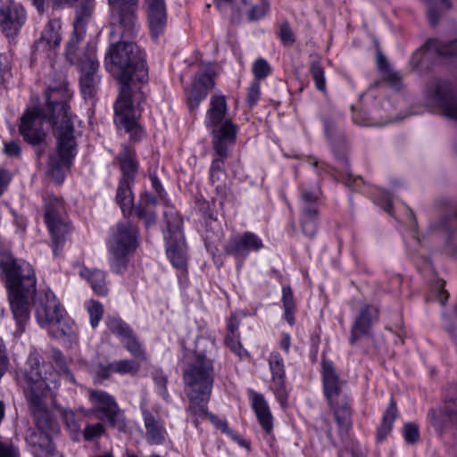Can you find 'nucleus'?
Instances as JSON below:
<instances>
[{"label": "nucleus", "instance_id": "20e7f679", "mask_svg": "<svg viewBox=\"0 0 457 457\" xmlns=\"http://www.w3.org/2000/svg\"><path fill=\"white\" fill-rule=\"evenodd\" d=\"M27 367L24 374L27 384L25 395L38 429L30 434L52 440L51 436L59 433L60 426L55 416L47 409L46 398L52 387L57 386V373L37 351L29 353Z\"/></svg>", "mask_w": 457, "mask_h": 457}, {"label": "nucleus", "instance_id": "4d7b16f0", "mask_svg": "<svg viewBox=\"0 0 457 457\" xmlns=\"http://www.w3.org/2000/svg\"><path fill=\"white\" fill-rule=\"evenodd\" d=\"M238 338L239 337L226 336L225 343L235 354H237L240 359H243L247 355V353L243 348Z\"/></svg>", "mask_w": 457, "mask_h": 457}, {"label": "nucleus", "instance_id": "09e8293b", "mask_svg": "<svg viewBox=\"0 0 457 457\" xmlns=\"http://www.w3.org/2000/svg\"><path fill=\"white\" fill-rule=\"evenodd\" d=\"M340 119V115H331V116H324L322 118L323 129L324 134L328 139H333L337 134V124L338 120Z\"/></svg>", "mask_w": 457, "mask_h": 457}, {"label": "nucleus", "instance_id": "13d9d810", "mask_svg": "<svg viewBox=\"0 0 457 457\" xmlns=\"http://www.w3.org/2000/svg\"><path fill=\"white\" fill-rule=\"evenodd\" d=\"M403 437L406 443L415 444L420 438V431L414 423H406L403 428Z\"/></svg>", "mask_w": 457, "mask_h": 457}, {"label": "nucleus", "instance_id": "c756f323", "mask_svg": "<svg viewBox=\"0 0 457 457\" xmlns=\"http://www.w3.org/2000/svg\"><path fill=\"white\" fill-rule=\"evenodd\" d=\"M62 25L59 19H52L46 25L40 38L35 43L37 50L54 49L62 40L60 30Z\"/></svg>", "mask_w": 457, "mask_h": 457}, {"label": "nucleus", "instance_id": "69168bd1", "mask_svg": "<svg viewBox=\"0 0 457 457\" xmlns=\"http://www.w3.org/2000/svg\"><path fill=\"white\" fill-rule=\"evenodd\" d=\"M228 334L226 336L239 337V320L237 316H230L228 320Z\"/></svg>", "mask_w": 457, "mask_h": 457}, {"label": "nucleus", "instance_id": "f8f14e48", "mask_svg": "<svg viewBox=\"0 0 457 457\" xmlns=\"http://www.w3.org/2000/svg\"><path fill=\"white\" fill-rule=\"evenodd\" d=\"M45 222L51 235L52 250L58 256L64 246L65 237L69 233V222L62 200L47 195L45 198Z\"/></svg>", "mask_w": 457, "mask_h": 457}, {"label": "nucleus", "instance_id": "6e6d98bb", "mask_svg": "<svg viewBox=\"0 0 457 457\" xmlns=\"http://www.w3.org/2000/svg\"><path fill=\"white\" fill-rule=\"evenodd\" d=\"M105 429L103 424L101 423H96V424H88L85 427L84 430L82 431L81 436L85 438L87 441H90L94 439L95 437L100 436L104 433Z\"/></svg>", "mask_w": 457, "mask_h": 457}, {"label": "nucleus", "instance_id": "052dcab7", "mask_svg": "<svg viewBox=\"0 0 457 457\" xmlns=\"http://www.w3.org/2000/svg\"><path fill=\"white\" fill-rule=\"evenodd\" d=\"M176 275L178 278V282L182 296H187V290L190 285V281L188 278V269L185 270L176 271Z\"/></svg>", "mask_w": 457, "mask_h": 457}, {"label": "nucleus", "instance_id": "49530a36", "mask_svg": "<svg viewBox=\"0 0 457 457\" xmlns=\"http://www.w3.org/2000/svg\"><path fill=\"white\" fill-rule=\"evenodd\" d=\"M445 282L437 279L436 284L431 288V292L428 296V301H436L440 305H445L448 299V293L444 288Z\"/></svg>", "mask_w": 457, "mask_h": 457}, {"label": "nucleus", "instance_id": "cd10ccee", "mask_svg": "<svg viewBox=\"0 0 457 457\" xmlns=\"http://www.w3.org/2000/svg\"><path fill=\"white\" fill-rule=\"evenodd\" d=\"M248 395L260 426L266 434H271L273 430V416L264 396L252 389L248 390Z\"/></svg>", "mask_w": 457, "mask_h": 457}, {"label": "nucleus", "instance_id": "72a5a7b5", "mask_svg": "<svg viewBox=\"0 0 457 457\" xmlns=\"http://www.w3.org/2000/svg\"><path fill=\"white\" fill-rule=\"evenodd\" d=\"M397 417V407L394 398H391L386 410L384 411L380 426L377 429L376 438L378 443L383 442L391 433L393 423Z\"/></svg>", "mask_w": 457, "mask_h": 457}, {"label": "nucleus", "instance_id": "5701e85b", "mask_svg": "<svg viewBox=\"0 0 457 457\" xmlns=\"http://www.w3.org/2000/svg\"><path fill=\"white\" fill-rule=\"evenodd\" d=\"M38 325L57 339L72 341L77 337V328L71 316H36Z\"/></svg>", "mask_w": 457, "mask_h": 457}, {"label": "nucleus", "instance_id": "a19ab883", "mask_svg": "<svg viewBox=\"0 0 457 457\" xmlns=\"http://www.w3.org/2000/svg\"><path fill=\"white\" fill-rule=\"evenodd\" d=\"M272 71V68L269 62L262 58H257L252 65V72L253 74V79L252 81H257L261 83V80L268 78Z\"/></svg>", "mask_w": 457, "mask_h": 457}, {"label": "nucleus", "instance_id": "b1692460", "mask_svg": "<svg viewBox=\"0 0 457 457\" xmlns=\"http://www.w3.org/2000/svg\"><path fill=\"white\" fill-rule=\"evenodd\" d=\"M25 20V10L19 3L10 1L0 7V29L6 37L15 36Z\"/></svg>", "mask_w": 457, "mask_h": 457}, {"label": "nucleus", "instance_id": "58836bf2", "mask_svg": "<svg viewBox=\"0 0 457 457\" xmlns=\"http://www.w3.org/2000/svg\"><path fill=\"white\" fill-rule=\"evenodd\" d=\"M373 202L375 204L380 206L386 212L398 219L393 210L392 196L390 193L380 187H374L373 189Z\"/></svg>", "mask_w": 457, "mask_h": 457}, {"label": "nucleus", "instance_id": "680f3d73", "mask_svg": "<svg viewBox=\"0 0 457 457\" xmlns=\"http://www.w3.org/2000/svg\"><path fill=\"white\" fill-rule=\"evenodd\" d=\"M442 411L451 421H454L457 419V398L446 402Z\"/></svg>", "mask_w": 457, "mask_h": 457}, {"label": "nucleus", "instance_id": "bb28decb", "mask_svg": "<svg viewBox=\"0 0 457 457\" xmlns=\"http://www.w3.org/2000/svg\"><path fill=\"white\" fill-rule=\"evenodd\" d=\"M149 29L154 39L163 34L167 23V11L164 0H145Z\"/></svg>", "mask_w": 457, "mask_h": 457}, {"label": "nucleus", "instance_id": "4c0bfd02", "mask_svg": "<svg viewBox=\"0 0 457 457\" xmlns=\"http://www.w3.org/2000/svg\"><path fill=\"white\" fill-rule=\"evenodd\" d=\"M110 368L114 373L120 375H135L140 370V364L132 359L115 361L110 363Z\"/></svg>", "mask_w": 457, "mask_h": 457}, {"label": "nucleus", "instance_id": "e2e57ef3", "mask_svg": "<svg viewBox=\"0 0 457 457\" xmlns=\"http://www.w3.org/2000/svg\"><path fill=\"white\" fill-rule=\"evenodd\" d=\"M4 153L9 157H19L21 149L17 142L11 141L4 144Z\"/></svg>", "mask_w": 457, "mask_h": 457}, {"label": "nucleus", "instance_id": "dca6fc26", "mask_svg": "<svg viewBox=\"0 0 457 457\" xmlns=\"http://www.w3.org/2000/svg\"><path fill=\"white\" fill-rule=\"evenodd\" d=\"M57 5L71 4L78 2L76 16L73 22V34L66 45L65 56L71 64H74L78 59L76 56L77 47L87 33V25L90 20L94 0H53Z\"/></svg>", "mask_w": 457, "mask_h": 457}, {"label": "nucleus", "instance_id": "4468645a", "mask_svg": "<svg viewBox=\"0 0 457 457\" xmlns=\"http://www.w3.org/2000/svg\"><path fill=\"white\" fill-rule=\"evenodd\" d=\"M455 58L457 59V39L444 44L438 39L431 38L413 53L410 65L413 71H421L436 61H453Z\"/></svg>", "mask_w": 457, "mask_h": 457}, {"label": "nucleus", "instance_id": "a878e982", "mask_svg": "<svg viewBox=\"0 0 457 457\" xmlns=\"http://www.w3.org/2000/svg\"><path fill=\"white\" fill-rule=\"evenodd\" d=\"M113 164L120 172L119 179L136 181L140 162L137 152L129 145H121L120 152L113 157Z\"/></svg>", "mask_w": 457, "mask_h": 457}, {"label": "nucleus", "instance_id": "473e14b6", "mask_svg": "<svg viewBox=\"0 0 457 457\" xmlns=\"http://www.w3.org/2000/svg\"><path fill=\"white\" fill-rule=\"evenodd\" d=\"M79 275L90 284L93 291L96 295L102 296L107 295L106 274L104 270L98 269L90 270L83 267L79 270Z\"/></svg>", "mask_w": 457, "mask_h": 457}, {"label": "nucleus", "instance_id": "e433bc0d", "mask_svg": "<svg viewBox=\"0 0 457 457\" xmlns=\"http://www.w3.org/2000/svg\"><path fill=\"white\" fill-rule=\"evenodd\" d=\"M377 67L382 78L398 88V74L391 69L386 58L380 52L377 54Z\"/></svg>", "mask_w": 457, "mask_h": 457}, {"label": "nucleus", "instance_id": "f704fd0d", "mask_svg": "<svg viewBox=\"0 0 457 457\" xmlns=\"http://www.w3.org/2000/svg\"><path fill=\"white\" fill-rule=\"evenodd\" d=\"M62 419L73 441H79L82 434L81 418L72 410H62Z\"/></svg>", "mask_w": 457, "mask_h": 457}, {"label": "nucleus", "instance_id": "864d4df0", "mask_svg": "<svg viewBox=\"0 0 457 457\" xmlns=\"http://www.w3.org/2000/svg\"><path fill=\"white\" fill-rule=\"evenodd\" d=\"M12 76L10 58L5 54H0V85L8 81Z\"/></svg>", "mask_w": 457, "mask_h": 457}, {"label": "nucleus", "instance_id": "338daca9", "mask_svg": "<svg viewBox=\"0 0 457 457\" xmlns=\"http://www.w3.org/2000/svg\"><path fill=\"white\" fill-rule=\"evenodd\" d=\"M149 179L151 181L152 188L155 191L156 194H158V195L161 198H163L166 192L161 183V180L158 179L157 175L150 174Z\"/></svg>", "mask_w": 457, "mask_h": 457}, {"label": "nucleus", "instance_id": "423d86ee", "mask_svg": "<svg viewBox=\"0 0 457 457\" xmlns=\"http://www.w3.org/2000/svg\"><path fill=\"white\" fill-rule=\"evenodd\" d=\"M204 125L212 135L214 154L210 167V180L214 184L225 174V162L229 155L230 148L236 143L238 132L237 125L229 116L225 96H211Z\"/></svg>", "mask_w": 457, "mask_h": 457}, {"label": "nucleus", "instance_id": "c03bdc74", "mask_svg": "<svg viewBox=\"0 0 457 457\" xmlns=\"http://www.w3.org/2000/svg\"><path fill=\"white\" fill-rule=\"evenodd\" d=\"M0 457H21L19 445L13 439L0 436Z\"/></svg>", "mask_w": 457, "mask_h": 457}, {"label": "nucleus", "instance_id": "aec40b11", "mask_svg": "<svg viewBox=\"0 0 457 457\" xmlns=\"http://www.w3.org/2000/svg\"><path fill=\"white\" fill-rule=\"evenodd\" d=\"M109 330L114 334L128 352L137 360L145 361L146 354L141 342L135 335L133 329L120 318L109 316L106 321Z\"/></svg>", "mask_w": 457, "mask_h": 457}, {"label": "nucleus", "instance_id": "1a4fd4ad", "mask_svg": "<svg viewBox=\"0 0 457 457\" xmlns=\"http://www.w3.org/2000/svg\"><path fill=\"white\" fill-rule=\"evenodd\" d=\"M360 100L370 105L369 113L353 109V120L355 124L364 127L384 126L392 121L391 110L393 104L386 99V88L382 82H376L363 93Z\"/></svg>", "mask_w": 457, "mask_h": 457}, {"label": "nucleus", "instance_id": "8fccbe9b", "mask_svg": "<svg viewBox=\"0 0 457 457\" xmlns=\"http://www.w3.org/2000/svg\"><path fill=\"white\" fill-rule=\"evenodd\" d=\"M278 37L285 46H291L295 42V36L288 22L281 23L278 30Z\"/></svg>", "mask_w": 457, "mask_h": 457}, {"label": "nucleus", "instance_id": "0eeeda50", "mask_svg": "<svg viewBox=\"0 0 457 457\" xmlns=\"http://www.w3.org/2000/svg\"><path fill=\"white\" fill-rule=\"evenodd\" d=\"M139 229L129 220H121L109 228L105 240L110 269L116 274L126 271L129 257L139 246Z\"/></svg>", "mask_w": 457, "mask_h": 457}, {"label": "nucleus", "instance_id": "393cba45", "mask_svg": "<svg viewBox=\"0 0 457 457\" xmlns=\"http://www.w3.org/2000/svg\"><path fill=\"white\" fill-rule=\"evenodd\" d=\"M269 366L271 373L270 388L282 406L287 402V390L286 387V371L284 360L278 353H271L269 357Z\"/></svg>", "mask_w": 457, "mask_h": 457}, {"label": "nucleus", "instance_id": "2eb2a0df", "mask_svg": "<svg viewBox=\"0 0 457 457\" xmlns=\"http://www.w3.org/2000/svg\"><path fill=\"white\" fill-rule=\"evenodd\" d=\"M300 225L302 232L308 237H313L318 231V202L321 195L316 183H303L300 186Z\"/></svg>", "mask_w": 457, "mask_h": 457}, {"label": "nucleus", "instance_id": "de8ad7c7", "mask_svg": "<svg viewBox=\"0 0 457 457\" xmlns=\"http://www.w3.org/2000/svg\"><path fill=\"white\" fill-rule=\"evenodd\" d=\"M153 379L157 387L158 394L164 399L168 400L169 393L167 389V376L162 370H154L153 372Z\"/></svg>", "mask_w": 457, "mask_h": 457}, {"label": "nucleus", "instance_id": "9b49d317", "mask_svg": "<svg viewBox=\"0 0 457 457\" xmlns=\"http://www.w3.org/2000/svg\"><path fill=\"white\" fill-rule=\"evenodd\" d=\"M321 375L324 395L328 401L340 427L350 425V399L344 392V383L337 376L331 361H321Z\"/></svg>", "mask_w": 457, "mask_h": 457}, {"label": "nucleus", "instance_id": "7ed1b4c3", "mask_svg": "<svg viewBox=\"0 0 457 457\" xmlns=\"http://www.w3.org/2000/svg\"><path fill=\"white\" fill-rule=\"evenodd\" d=\"M217 353L218 349L213 338L198 337L192 357L183 370L184 391L189 401L186 409L187 419L195 427H198L207 416L212 422L217 419V416L208 412L207 408L213 386V363Z\"/></svg>", "mask_w": 457, "mask_h": 457}, {"label": "nucleus", "instance_id": "a18cd8bd", "mask_svg": "<svg viewBox=\"0 0 457 457\" xmlns=\"http://www.w3.org/2000/svg\"><path fill=\"white\" fill-rule=\"evenodd\" d=\"M311 74L318 90L325 92L326 78L325 71L320 62H312L311 64Z\"/></svg>", "mask_w": 457, "mask_h": 457}, {"label": "nucleus", "instance_id": "ea45409f", "mask_svg": "<svg viewBox=\"0 0 457 457\" xmlns=\"http://www.w3.org/2000/svg\"><path fill=\"white\" fill-rule=\"evenodd\" d=\"M215 7L222 13L230 11L234 20L240 12L242 6L248 4V0H213Z\"/></svg>", "mask_w": 457, "mask_h": 457}, {"label": "nucleus", "instance_id": "ddd939ff", "mask_svg": "<svg viewBox=\"0 0 457 457\" xmlns=\"http://www.w3.org/2000/svg\"><path fill=\"white\" fill-rule=\"evenodd\" d=\"M112 16V34L133 37L138 30L137 11L138 0H108Z\"/></svg>", "mask_w": 457, "mask_h": 457}, {"label": "nucleus", "instance_id": "a211bd4d", "mask_svg": "<svg viewBox=\"0 0 457 457\" xmlns=\"http://www.w3.org/2000/svg\"><path fill=\"white\" fill-rule=\"evenodd\" d=\"M264 247L262 239L252 231L234 232L225 243L224 252L237 261L244 262L251 253H258Z\"/></svg>", "mask_w": 457, "mask_h": 457}, {"label": "nucleus", "instance_id": "0e129e2a", "mask_svg": "<svg viewBox=\"0 0 457 457\" xmlns=\"http://www.w3.org/2000/svg\"><path fill=\"white\" fill-rule=\"evenodd\" d=\"M86 310L88 314H103L104 306L101 303L95 300H89L85 303Z\"/></svg>", "mask_w": 457, "mask_h": 457}, {"label": "nucleus", "instance_id": "6ab92c4d", "mask_svg": "<svg viewBox=\"0 0 457 457\" xmlns=\"http://www.w3.org/2000/svg\"><path fill=\"white\" fill-rule=\"evenodd\" d=\"M216 72L212 63L202 62L187 91V105L190 109L198 107L205 99L209 91L214 87Z\"/></svg>", "mask_w": 457, "mask_h": 457}, {"label": "nucleus", "instance_id": "f3484780", "mask_svg": "<svg viewBox=\"0 0 457 457\" xmlns=\"http://www.w3.org/2000/svg\"><path fill=\"white\" fill-rule=\"evenodd\" d=\"M88 400L93 405L92 412L101 413L99 418L119 431H127V419L112 395L103 390L90 389Z\"/></svg>", "mask_w": 457, "mask_h": 457}, {"label": "nucleus", "instance_id": "774afa93", "mask_svg": "<svg viewBox=\"0 0 457 457\" xmlns=\"http://www.w3.org/2000/svg\"><path fill=\"white\" fill-rule=\"evenodd\" d=\"M11 173L8 170H0V196L4 194L11 181Z\"/></svg>", "mask_w": 457, "mask_h": 457}, {"label": "nucleus", "instance_id": "6e6552de", "mask_svg": "<svg viewBox=\"0 0 457 457\" xmlns=\"http://www.w3.org/2000/svg\"><path fill=\"white\" fill-rule=\"evenodd\" d=\"M427 100L444 116L457 121V89L448 79H436L426 87ZM446 215L442 220L444 229L450 231L457 224V205L450 204Z\"/></svg>", "mask_w": 457, "mask_h": 457}, {"label": "nucleus", "instance_id": "f257e3e1", "mask_svg": "<svg viewBox=\"0 0 457 457\" xmlns=\"http://www.w3.org/2000/svg\"><path fill=\"white\" fill-rule=\"evenodd\" d=\"M46 97V109L29 108L22 115L20 133L28 143L39 145L46 136L45 124L52 125L56 147L49 156L48 173L60 185L78 154L73 116L67 104L70 97L67 85L62 83L57 87H49Z\"/></svg>", "mask_w": 457, "mask_h": 457}, {"label": "nucleus", "instance_id": "37998d69", "mask_svg": "<svg viewBox=\"0 0 457 457\" xmlns=\"http://www.w3.org/2000/svg\"><path fill=\"white\" fill-rule=\"evenodd\" d=\"M50 358L55 362L57 368L64 374L66 378L71 382H74V377L69 370L66 358L62 353L59 349L52 348L50 350Z\"/></svg>", "mask_w": 457, "mask_h": 457}, {"label": "nucleus", "instance_id": "5fc2aeb1", "mask_svg": "<svg viewBox=\"0 0 457 457\" xmlns=\"http://www.w3.org/2000/svg\"><path fill=\"white\" fill-rule=\"evenodd\" d=\"M134 212L136 217L144 220L145 225L147 228L155 224L157 220V215L155 214V212L153 211L146 210L144 207H136L134 209Z\"/></svg>", "mask_w": 457, "mask_h": 457}, {"label": "nucleus", "instance_id": "412c9836", "mask_svg": "<svg viewBox=\"0 0 457 457\" xmlns=\"http://www.w3.org/2000/svg\"><path fill=\"white\" fill-rule=\"evenodd\" d=\"M144 427L145 428V439L151 445H162L165 443L167 430L165 423L161 418L157 409H150L146 405V400L142 399L139 404Z\"/></svg>", "mask_w": 457, "mask_h": 457}, {"label": "nucleus", "instance_id": "2f4dec72", "mask_svg": "<svg viewBox=\"0 0 457 457\" xmlns=\"http://www.w3.org/2000/svg\"><path fill=\"white\" fill-rule=\"evenodd\" d=\"M135 181L119 179L116 190L115 201L120 206L124 217H129L132 214L134 205V194L132 187Z\"/></svg>", "mask_w": 457, "mask_h": 457}, {"label": "nucleus", "instance_id": "7c9ffc66", "mask_svg": "<svg viewBox=\"0 0 457 457\" xmlns=\"http://www.w3.org/2000/svg\"><path fill=\"white\" fill-rule=\"evenodd\" d=\"M27 442L35 457H62V454L56 450L53 441L46 436L29 434L27 436Z\"/></svg>", "mask_w": 457, "mask_h": 457}, {"label": "nucleus", "instance_id": "79ce46f5", "mask_svg": "<svg viewBox=\"0 0 457 457\" xmlns=\"http://www.w3.org/2000/svg\"><path fill=\"white\" fill-rule=\"evenodd\" d=\"M404 209L406 212V221L409 223L411 228V242H408L406 237H404V240L406 241L408 247L416 250L417 247L420 245L419 233L416 230V220L413 212L408 206H404Z\"/></svg>", "mask_w": 457, "mask_h": 457}, {"label": "nucleus", "instance_id": "bf43d9fd", "mask_svg": "<svg viewBox=\"0 0 457 457\" xmlns=\"http://www.w3.org/2000/svg\"><path fill=\"white\" fill-rule=\"evenodd\" d=\"M282 301L285 308V314H292L294 311V297L293 292L289 287H283Z\"/></svg>", "mask_w": 457, "mask_h": 457}, {"label": "nucleus", "instance_id": "9d476101", "mask_svg": "<svg viewBox=\"0 0 457 457\" xmlns=\"http://www.w3.org/2000/svg\"><path fill=\"white\" fill-rule=\"evenodd\" d=\"M166 229L163 231L166 254L176 271L188 269L187 249L183 232V220L172 206L163 212Z\"/></svg>", "mask_w": 457, "mask_h": 457}, {"label": "nucleus", "instance_id": "f03ea898", "mask_svg": "<svg viewBox=\"0 0 457 457\" xmlns=\"http://www.w3.org/2000/svg\"><path fill=\"white\" fill-rule=\"evenodd\" d=\"M105 67L120 85L119 98L114 104V122L129 134L132 140L137 141L145 133L138 118L145 98L144 89L149 79L145 54L135 43L122 40L111 46Z\"/></svg>", "mask_w": 457, "mask_h": 457}, {"label": "nucleus", "instance_id": "c85d7f7f", "mask_svg": "<svg viewBox=\"0 0 457 457\" xmlns=\"http://www.w3.org/2000/svg\"><path fill=\"white\" fill-rule=\"evenodd\" d=\"M248 395L260 426L266 434H271L273 430V416L264 396L252 389L248 390Z\"/></svg>", "mask_w": 457, "mask_h": 457}, {"label": "nucleus", "instance_id": "603ef678", "mask_svg": "<svg viewBox=\"0 0 457 457\" xmlns=\"http://www.w3.org/2000/svg\"><path fill=\"white\" fill-rule=\"evenodd\" d=\"M270 8L269 2L267 0H261L259 4H254L248 12V18L250 21H259L263 18L268 12Z\"/></svg>", "mask_w": 457, "mask_h": 457}, {"label": "nucleus", "instance_id": "39448f33", "mask_svg": "<svg viewBox=\"0 0 457 457\" xmlns=\"http://www.w3.org/2000/svg\"><path fill=\"white\" fill-rule=\"evenodd\" d=\"M8 300L12 314H28L32 302L35 314H61L62 304L51 290L40 293L37 300V279L31 265L12 262L4 269Z\"/></svg>", "mask_w": 457, "mask_h": 457}, {"label": "nucleus", "instance_id": "4be33fe9", "mask_svg": "<svg viewBox=\"0 0 457 457\" xmlns=\"http://www.w3.org/2000/svg\"><path fill=\"white\" fill-rule=\"evenodd\" d=\"M79 66L81 72L79 79L80 93L85 100L91 99L95 96L100 81L97 75L99 62L96 55L91 53L79 60Z\"/></svg>", "mask_w": 457, "mask_h": 457}, {"label": "nucleus", "instance_id": "3c124183", "mask_svg": "<svg viewBox=\"0 0 457 457\" xmlns=\"http://www.w3.org/2000/svg\"><path fill=\"white\" fill-rule=\"evenodd\" d=\"M261 97V83L252 81L246 92V104L250 108H253Z\"/></svg>", "mask_w": 457, "mask_h": 457}, {"label": "nucleus", "instance_id": "c9c22d12", "mask_svg": "<svg viewBox=\"0 0 457 457\" xmlns=\"http://www.w3.org/2000/svg\"><path fill=\"white\" fill-rule=\"evenodd\" d=\"M373 322L372 316H357L352 327L350 343L353 345L360 337L367 335Z\"/></svg>", "mask_w": 457, "mask_h": 457}]
</instances>
